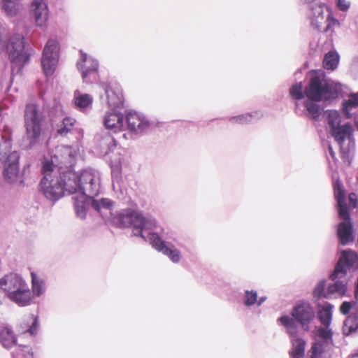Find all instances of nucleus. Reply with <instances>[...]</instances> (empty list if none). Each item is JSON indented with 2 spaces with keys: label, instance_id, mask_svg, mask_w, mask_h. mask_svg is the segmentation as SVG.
<instances>
[{
  "label": "nucleus",
  "instance_id": "1",
  "mask_svg": "<svg viewBox=\"0 0 358 358\" xmlns=\"http://www.w3.org/2000/svg\"><path fill=\"white\" fill-rule=\"evenodd\" d=\"M62 156L64 160L61 162L64 164L66 169L62 165L56 166L52 160L45 159L42 164L43 177L41 179L39 187L40 191L48 200L55 202L60 199L66 192L70 194H80L83 183L92 181L90 193L96 192L98 182L96 176L91 175L87 169L77 173L72 170V164L74 162V155L70 147L64 148ZM89 191V189L87 188Z\"/></svg>",
  "mask_w": 358,
  "mask_h": 358
},
{
  "label": "nucleus",
  "instance_id": "2",
  "mask_svg": "<svg viewBox=\"0 0 358 358\" xmlns=\"http://www.w3.org/2000/svg\"><path fill=\"white\" fill-rule=\"evenodd\" d=\"M114 222L120 227H132V236L141 237L143 241L149 242L153 248L166 256L173 263L180 262V251L166 240L164 232L162 234L149 232L147 236L145 235L146 231L157 227L156 220L149 213L141 210H124L114 218Z\"/></svg>",
  "mask_w": 358,
  "mask_h": 358
},
{
  "label": "nucleus",
  "instance_id": "3",
  "mask_svg": "<svg viewBox=\"0 0 358 358\" xmlns=\"http://www.w3.org/2000/svg\"><path fill=\"white\" fill-rule=\"evenodd\" d=\"M29 46L26 43L24 37L21 34L9 36V33L0 22V53L6 51L11 63V75L8 82L2 76L1 85H6V90L8 91L12 85L13 77L21 74L24 65L30 58Z\"/></svg>",
  "mask_w": 358,
  "mask_h": 358
},
{
  "label": "nucleus",
  "instance_id": "4",
  "mask_svg": "<svg viewBox=\"0 0 358 358\" xmlns=\"http://www.w3.org/2000/svg\"><path fill=\"white\" fill-rule=\"evenodd\" d=\"M87 171L90 172L91 175L96 176L97 178L96 180L98 182V187L96 188V192L90 193V190L89 189L88 191L87 188H91L90 186L91 184H92V181L83 183L80 194L73 197L76 215L80 219L83 220L86 217L87 213L90 208L99 212L101 215H103L104 213L103 211L106 210L111 215L112 220L117 227L124 228V227H120L117 223H115L114 222V218L123 210L131 209L126 208L121 210L115 214H112L110 210L112 209L113 203L111 200L105 198H103L100 200L94 199V196L99 194L101 189V178L99 172L93 169H87ZM125 227L127 228L128 227Z\"/></svg>",
  "mask_w": 358,
  "mask_h": 358
},
{
  "label": "nucleus",
  "instance_id": "5",
  "mask_svg": "<svg viewBox=\"0 0 358 358\" xmlns=\"http://www.w3.org/2000/svg\"><path fill=\"white\" fill-rule=\"evenodd\" d=\"M358 269V255L351 249L343 250L334 271L329 275L333 282L327 286L328 294L344 296L347 292L348 270Z\"/></svg>",
  "mask_w": 358,
  "mask_h": 358
},
{
  "label": "nucleus",
  "instance_id": "6",
  "mask_svg": "<svg viewBox=\"0 0 358 358\" xmlns=\"http://www.w3.org/2000/svg\"><path fill=\"white\" fill-rule=\"evenodd\" d=\"M12 129L7 125H0V161L3 164V176L5 180L14 183L19 178L20 153L10 152Z\"/></svg>",
  "mask_w": 358,
  "mask_h": 358
},
{
  "label": "nucleus",
  "instance_id": "7",
  "mask_svg": "<svg viewBox=\"0 0 358 358\" xmlns=\"http://www.w3.org/2000/svg\"><path fill=\"white\" fill-rule=\"evenodd\" d=\"M24 127L28 141L27 149L40 148L46 138L45 116L35 103H28L24 110Z\"/></svg>",
  "mask_w": 358,
  "mask_h": 358
},
{
  "label": "nucleus",
  "instance_id": "8",
  "mask_svg": "<svg viewBox=\"0 0 358 358\" xmlns=\"http://www.w3.org/2000/svg\"><path fill=\"white\" fill-rule=\"evenodd\" d=\"M342 87L340 83L326 78L324 72H315L305 87V95L308 99L331 101L340 96Z\"/></svg>",
  "mask_w": 358,
  "mask_h": 358
},
{
  "label": "nucleus",
  "instance_id": "9",
  "mask_svg": "<svg viewBox=\"0 0 358 358\" xmlns=\"http://www.w3.org/2000/svg\"><path fill=\"white\" fill-rule=\"evenodd\" d=\"M290 315L304 331H310L316 320V310L314 306L305 300L296 301L292 308Z\"/></svg>",
  "mask_w": 358,
  "mask_h": 358
},
{
  "label": "nucleus",
  "instance_id": "10",
  "mask_svg": "<svg viewBox=\"0 0 358 358\" xmlns=\"http://www.w3.org/2000/svg\"><path fill=\"white\" fill-rule=\"evenodd\" d=\"M80 54L76 66L81 74L83 83L86 84L96 83L99 79L98 60L83 50H80Z\"/></svg>",
  "mask_w": 358,
  "mask_h": 358
},
{
  "label": "nucleus",
  "instance_id": "11",
  "mask_svg": "<svg viewBox=\"0 0 358 358\" xmlns=\"http://www.w3.org/2000/svg\"><path fill=\"white\" fill-rule=\"evenodd\" d=\"M124 129H127L131 134H142L147 132L153 124L143 113L135 110H125Z\"/></svg>",
  "mask_w": 358,
  "mask_h": 358
},
{
  "label": "nucleus",
  "instance_id": "12",
  "mask_svg": "<svg viewBox=\"0 0 358 358\" xmlns=\"http://www.w3.org/2000/svg\"><path fill=\"white\" fill-rule=\"evenodd\" d=\"M59 46L56 40L49 39L43 50L41 66L46 76L53 74L59 60Z\"/></svg>",
  "mask_w": 358,
  "mask_h": 358
},
{
  "label": "nucleus",
  "instance_id": "13",
  "mask_svg": "<svg viewBox=\"0 0 358 358\" xmlns=\"http://www.w3.org/2000/svg\"><path fill=\"white\" fill-rule=\"evenodd\" d=\"M101 88L104 94H101L102 103H106L110 109L115 110L123 108L124 98L121 86L117 83L102 84Z\"/></svg>",
  "mask_w": 358,
  "mask_h": 358
},
{
  "label": "nucleus",
  "instance_id": "14",
  "mask_svg": "<svg viewBox=\"0 0 358 358\" xmlns=\"http://www.w3.org/2000/svg\"><path fill=\"white\" fill-rule=\"evenodd\" d=\"M330 13L328 6L319 1H315L308 5L307 15L310 20L311 25L317 30L322 31L324 22V10Z\"/></svg>",
  "mask_w": 358,
  "mask_h": 358
},
{
  "label": "nucleus",
  "instance_id": "15",
  "mask_svg": "<svg viewBox=\"0 0 358 358\" xmlns=\"http://www.w3.org/2000/svg\"><path fill=\"white\" fill-rule=\"evenodd\" d=\"M343 220L336 225V234L339 243L342 245H347L355 239L354 227L349 213L348 217H340Z\"/></svg>",
  "mask_w": 358,
  "mask_h": 358
},
{
  "label": "nucleus",
  "instance_id": "16",
  "mask_svg": "<svg viewBox=\"0 0 358 358\" xmlns=\"http://www.w3.org/2000/svg\"><path fill=\"white\" fill-rule=\"evenodd\" d=\"M30 12L36 24L41 27H45L49 15L48 0H32Z\"/></svg>",
  "mask_w": 358,
  "mask_h": 358
},
{
  "label": "nucleus",
  "instance_id": "17",
  "mask_svg": "<svg viewBox=\"0 0 358 358\" xmlns=\"http://www.w3.org/2000/svg\"><path fill=\"white\" fill-rule=\"evenodd\" d=\"M334 194L336 200V208L339 217H348L349 208L346 203V194L342 182L338 179L334 183Z\"/></svg>",
  "mask_w": 358,
  "mask_h": 358
},
{
  "label": "nucleus",
  "instance_id": "18",
  "mask_svg": "<svg viewBox=\"0 0 358 358\" xmlns=\"http://www.w3.org/2000/svg\"><path fill=\"white\" fill-rule=\"evenodd\" d=\"M103 124L107 130L117 133L124 128V115L118 109L107 112L103 117Z\"/></svg>",
  "mask_w": 358,
  "mask_h": 358
},
{
  "label": "nucleus",
  "instance_id": "19",
  "mask_svg": "<svg viewBox=\"0 0 358 358\" xmlns=\"http://www.w3.org/2000/svg\"><path fill=\"white\" fill-rule=\"evenodd\" d=\"M353 131L354 129L352 124L350 122H347L343 125L340 124L339 126L334 127L329 130V132L334 137L335 141L340 147H342L345 139L349 140V146L351 143L354 144Z\"/></svg>",
  "mask_w": 358,
  "mask_h": 358
},
{
  "label": "nucleus",
  "instance_id": "20",
  "mask_svg": "<svg viewBox=\"0 0 358 358\" xmlns=\"http://www.w3.org/2000/svg\"><path fill=\"white\" fill-rule=\"evenodd\" d=\"M25 281L21 275L10 273L0 279V288L9 295L14 289Z\"/></svg>",
  "mask_w": 358,
  "mask_h": 358
},
{
  "label": "nucleus",
  "instance_id": "21",
  "mask_svg": "<svg viewBox=\"0 0 358 358\" xmlns=\"http://www.w3.org/2000/svg\"><path fill=\"white\" fill-rule=\"evenodd\" d=\"M73 101L76 110L87 113L92 109L93 97L89 94H83L76 90L73 94Z\"/></svg>",
  "mask_w": 358,
  "mask_h": 358
},
{
  "label": "nucleus",
  "instance_id": "22",
  "mask_svg": "<svg viewBox=\"0 0 358 358\" xmlns=\"http://www.w3.org/2000/svg\"><path fill=\"white\" fill-rule=\"evenodd\" d=\"M110 131L109 130L107 131H102L96 136L100 148L104 151L105 154L113 152L117 145V141L112 134H110Z\"/></svg>",
  "mask_w": 358,
  "mask_h": 358
},
{
  "label": "nucleus",
  "instance_id": "23",
  "mask_svg": "<svg viewBox=\"0 0 358 358\" xmlns=\"http://www.w3.org/2000/svg\"><path fill=\"white\" fill-rule=\"evenodd\" d=\"M0 6L2 11L9 17L17 16L23 9L21 0H1Z\"/></svg>",
  "mask_w": 358,
  "mask_h": 358
},
{
  "label": "nucleus",
  "instance_id": "24",
  "mask_svg": "<svg viewBox=\"0 0 358 358\" xmlns=\"http://www.w3.org/2000/svg\"><path fill=\"white\" fill-rule=\"evenodd\" d=\"M0 343L6 349H9L14 345H17L15 335L12 328L8 325H0Z\"/></svg>",
  "mask_w": 358,
  "mask_h": 358
},
{
  "label": "nucleus",
  "instance_id": "25",
  "mask_svg": "<svg viewBox=\"0 0 358 358\" xmlns=\"http://www.w3.org/2000/svg\"><path fill=\"white\" fill-rule=\"evenodd\" d=\"M343 332L345 336L358 334V310L357 312H352L344 320Z\"/></svg>",
  "mask_w": 358,
  "mask_h": 358
},
{
  "label": "nucleus",
  "instance_id": "26",
  "mask_svg": "<svg viewBox=\"0 0 358 358\" xmlns=\"http://www.w3.org/2000/svg\"><path fill=\"white\" fill-rule=\"evenodd\" d=\"M262 116L263 114L261 111H253L236 116L230 117L229 120L231 122L243 124L252 123L259 120Z\"/></svg>",
  "mask_w": 358,
  "mask_h": 358
},
{
  "label": "nucleus",
  "instance_id": "27",
  "mask_svg": "<svg viewBox=\"0 0 358 358\" xmlns=\"http://www.w3.org/2000/svg\"><path fill=\"white\" fill-rule=\"evenodd\" d=\"M75 123V119L70 117H63L59 123L55 125L54 124L53 127L55 128L58 135L65 136L71 131Z\"/></svg>",
  "mask_w": 358,
  "mask_h": 358
},
{
  "label": "nucleus",
  "instance_id": "28",
  "mask_svg": "<svg viewBox=\"0 0 358 358\" xmlns=\"http://www.w3.org/2000/svg\"><path fill=\"white\" fill-rule=\"evenodd\" d=\"M315 336L318 338L317 341H320L326 346L333 343V332L329 327H319L315 330Z\"/></svg>",
  "mask_w": 358,
  "mask_h": 358
},
{
  "label": "nucleus",
  "instance_id": "29",
  "mask_svg": "<svg viewBox=\"0 0 358 358\" xmlns=\"http://www.w3.org/2000/svg\"><path fill=\"white\" fill-rule=\"evenodd\" d=\"M278 321L285 327L291 339L293 338H299L297 335V322L295 320L288 315H282L278 319Z\"/></svg>",
  "mask_w": 358,
  "mask_h": 358
},
{
  "label": "nucleus",
  "instance_id": "30",
  "mask_svg": "<svg viewBox=\"0 0 358 358\" xmlns=\"http://www.w3.org/2000/svg\"><path fill=\"white\" fill-rule=\"evenodd\" d=\"M292 348L289 352L292 358H301L304 356L306 342L301 338H292Z\"/></svg>",
  "mask_w": 358,
  "mask_h": 358
},
{
  "label": "nucleus",
  "instance_id": "31",
  "mask_svg": "<svg viewBox=\"0 0 358 358\" xmlns=\"http://www.w3.org/2000/svg\"><path fill=\"white\" fill-rule=\"evenodd\" d=\"M318 102L317 100L308 99L304 101V107L314 120H318L321 115L322 108Z\"/></svg>",
  "mask_w": 358,
  "mask_h": 358
},
{
  "label": "nucleus",
  "instance_id": "32",
  "mask_svg": "<svg viewBox=\"0 0 358 358\" xmlns=\"http://www.w3.org/2000/svg\"><path fill=\"white\" fill-rule=\"evenodd\" d=\"M334 306L327 303L318 311V318L322 324L329 327L332 320V308Z\"/></svg>",
  "mask_w": 358,
  "mask_h": 358
},
{
  "label": "nucleus",
  "instance_id": "33",
  "mask_svg": "<svg viewBox=\"0 0 358 358\" xmlns=\"http://www.w3.org/2000/svg\"><path fill=\"white\" fill-rule=\"evenodd\" d=\"M339 55L336 51H329L323 59V66L327 70H334L339 62Z\"/></svg>",
  "mask_w": 358,
  "mask_h": 358
},
{
  "label": "nucleus",
  "instance_id": "34",
  "mask_svg": "<svg viewBox=\"0 0 358 358\" xmlns=\"http://www.w3.org/2000/svg\"><path fill=\"white\" fill-rule=\"evenodd\" d=\"M358 106V92L350 94L349 99L343 102L342 110L347 118L352 117L351 110Z\"/></svg>",
  "mask_w": 358,
  "mask_h": 358
},
{
  "label": "nucleus",
  "instance_id": "35",
  "mask_svg": "<svg viewBox=\"0 0 358 358\" xmlns=\"http://www.w3.org/2000/svg\"><path fill=\"white\" fill-rule=\"evenodd\" d=\"M13 358H34V352L31 346L19 344L12 352Z\"/></svg>",
  "mask_w": 358,
  "mask_h": 358
},
{
  "label": "nucleus",
  "instance_id": "36",
  "mask_svg": "<svg viewBox=\"0 0 358 358\" xmlns=\"http://www.w3.org/2000/svg\"><path fill=\"white\" fill-rule=\"evenodd\" d=\"M324 23H326V26L324 27H322V31L330 37L332 36L335 28L340 26V22L332 17L330 13H327V17L326 20L324 19Z\"/></svg>",
  "mask_w": 358,
  "mask_h": 358
},
{
  "label": "nucleus",
  "instance_id": "37",
  "mask_svg": "<svg viewBox=\"0 0 358 358\" xmlns=\"http://www.w3.org/2000/svg\"><path fill=\"white\" fill-rule=\"evenodd\" d=\"M32 299L31 292L27 291L25 292H22V293L17 294V295H13V296H10L9 299L12 301L15 302L20 306H27L31 303Z\"/></svg>",
  "mask_w": 358,
  "mask_h": 358
},
{
  "label": "nucleus",
  "instance_id": "38",
  "mask_svg": "<svg viewBox=\"0 0 358 358\" xmlns=\"http://www.w3.org/2000/svg\"><path fill=\"white\" fill-rule=\"evenodd\" d=\"M28 328L24 331L23 334L25 336L29 334L31 336H35L38 333L39 327L38 317L37 315H31L27 318Z\"/></svg>",
  "mask_w": 358,
  "mask_h": 358
},
{
  "label": "nucleus",
  "instance_id": "39",
  "mask_svg": "<svg viewBox=\"0 0 358 358\" xmlns=\"http://www.w3.org/2000/svg\"><path fill=\"white\" fill-rule=\"evenodd\" d=\"M257 302V292L254 289H245L242 296V303L247 307L250 308Z\"/></svg>",
  "mask_w": 358,
  "mask_h": 358
},
{
  "label": "nucleus",
  "instance_id": "40",
  "mask_svg": "<svg viewBox=\"0 0 358 358\" xmlns=\"http://www.w3.org/2000/svg\"><path fill=\"white\" fill-rule=\"evenodd\" d=\"M327 113V124L329 127V130L341 124V114L338 110H329Z\"/></svg>",
  "mask_w": 358,
  "mask_h": 358
},
{
  "label": "nucleus",
  "instance_id": "41",
  "mask_svg": "<svg viewBox=\"0 0 358 358\" xmlns=\"http://www.w3.org/2000/svg\"><path fill=\"white\" fill-rule=\"evenodd\" d=\"M32 278V292L36 296H40L44 293L45 290V281L41 278H37L33 273L31 274Z\"/></svg>",
  "mask_w": 358,
  "mask_h": 358
},
{
  "label": "nucleus",
  "instance_id": "42",
  "mask_svg": "<svg viewBox=\"0 0 358 358\" xmlns=\"http://www.w3.org/2000/svg\"><path fill=\"white\" fill-rule=\"evenodd\" d=\"M289 93L296 100L303 99L306 95L302 82H297L292 85L289 89Z\"/></svg>",
  "mask_w": 358,
  "mask_h": 358
},
{
  "label": "nucleus",
  "instance_id": "43",
  "mask_svg": "<svg viewBox=\"0 0 358 358\" xmlns=\"http://www.w3.org/2000/svg\"><path fill=\"white\" fill-rule=\"evenodd\" d=\"M325 286L326 281L324 280H321L317 282L313 293L314 299H320L322 296L324 298L329 297V294H328V292H324Z\"/></svg>",
  "mask_w": 358,
  "mask_h": 358
},
{
  "label": "nucleus",
  "instance_id": "44",
  "mask_svg": "<svg viewBox=\"0 0 358 358\" xmlns=\"http://www.w3.org/2000/svg\"><path fill=\"white\" fill-rule=\"evenodd\" d=\"M357 310H358L357 301H343L340 306V311L343 315H348L350 310L357 312Z\"/></svg>",
  "mask_w": 358,
  "mask_h": 358
},
{
  "label": "nucleus",
  "instance_id": "45",
  "mask_svg": "<svg viewBox=\"0 0 358 358\" xmlns=\"http://www.w3.org/2000/svg\"><path fill=\"white\" fill-rule=\"evenodd\" d=\"M324 344L320 341H315L311 347L310 358H320L324 351Z\"/></svg>",
  "mask_w": 358,
  "mask_h": 358
},
{
  "label": "nucleus",
  "instance_id": "46",
  "mask_svg": "<svg viewBox=\"0 0 358 358\" xmlns=\"http://www.w3.org/2000/svg\"><path fill=\"white\" fill-rule=\"evenodd\" d=\"M336 4L338 9L343 12H346L349 10L351 3L348 0H336Z\"/></svg>",
  "mask_w": 358,
  "mask_h": 358
},
{
  "label": "nucleus",
  "instance_id": "47",
  "mask_svg": "<svg viewBox=\"0 0 358 358\" xmlns=\"http://www.w3.org/2000/svg\"><path fill=\"white\" fill-rule=\"evenodd\" d=\"M29 287L27 283L24 281L22 285H19L17 289H14L9 295L7 296L10 298V296H13V295L19 294L20 293H22V292H25L27 291H29Z\"/></svg>",
  "mask_w": 358,
  "mask_h": 358
},
{
  "label": "nucleus",
  "instance_id": "48",
  "mask_svg": "<svg viewBox=\"0 0 358 358\" xmlns=\"http://www.w3.org/2000/svg\"><path fill=\"white\" fill-rule=\"evenodd\" d=\"M340 149L343 161L344 163L350 165L352 160V158L350 155V148H345L343 145L342 147H340Z\"/></svg>",
  "mask_w": 358,
  "mask_h": 358
},
{
  "label": "nucleus",
  "instance_id": "49",
  "mask_svg": "<svg viewBox=\"0 0 358 358\" xmlns=\"http://www.w3.org/2000/svg\"><path fill=\"white\" fill-rule=\"evenodd\" d=\"M349 199V208H358V195L355 192H351L348 195Z\"/></svg>",
  "mask_w": 358,
  "mask_h": 358
},
{
  "label": "nucleus",
  "instance_id": "50",
  "mask_svg": "<svg viewBox=\"0 0 358 358\" xmlns=\"http://www.w3.org/2000/svg\"><path fill=\"white\" fill-rule=\"evenodd\" d=\"M267 299V297L266 296H262L260 297L257 296V302L256 303V305L259 307L261 306Z\"/></svg>",
  "mask_w": 358,
  "mask_h": 358
},
{
  "label": "nucleus",
  "instance_id": "51",
  "mask_svg": "<svg viewBox=\"0 0 358 358\" xmlns=\"http://www.w3.org/2000/svg\"><path fill=\"white\" fill-rule=\"evenodd\" d=\"M328 150H329V152L331 157L334 159H336V154H335V152H334V151L333 150L332 146L330 144H329V145H328Z\"/></svg>",
  "mask_w": 358,
  "mask_h": 358
},
{
  "label": "nucleus",
  "instance_id": "52",
  "mask_svg": "<svg viewBox=\"0 0 358 358\" xmlns=\"http://www.w3.org/2000/svg\"><path fill=\"white\" fill-rule=\"evenodd\" d=\"M50 113H52V111H50ZM50 118L52 126L54 127V124L55 123V120L52 118L51 114H50Z\"/></svg>",
  "mask_w": 358,
  "mask_h": 358
},
{
  "label": "nucleus",
  "instance_id": "53",
  "mask_svg": "<svg viewBox=\"0 0 358 358\" xmlns=\"http://www.w3.org/2000/svg\"><path fill=\"white\" fill-rule=\"evenodd\" d=\"M299 74H300V75H301V74H302V70H301V69H298V70L295 72V76H296V77H297V76H298V75H299Z\"/></svg>",
  "mask_w": 358,
  "mask_h": 358
},
{
  "label": "nucleus",
  "instance_id": "54",
  "mask_svg": "<svg viewBox=\"0 0 358 358\" xmlns=\"http://www.w3.org/2000/svg\"><path fill=\"white\" fill-rule=\"evenodd\" d=\"M355 124L357 127V129H358V118L357 119H355Z\"/></svg>",
  "mask_w": 358,
  "mask_h": 358
},
{
  "label": "nucleus",
  "instance_id": "55",
  "mask_svg": "<svg viewBox=\"0 0 358 358\" xmlns=\"http://www.w3.org/2000/svg\"><path fill=\"white\" fill-rule=\"evenodd\" d=\"M23 183H24V180L23 179L20 180V184H23Z\"/></svg>",
  "mask_w": 358,
  "mask_h": 358
},
{
  "label": "nucleus",
  "instance_id": "56",
  "mask_svg": "<svg viewBox=\"0 0 358 358\" xmlns=\"http://www.w3.org/2000/svg\"><path fill=\"white\" fill-rule=\"evenodd\" d=\"M26 169H27V167H24V169H23V173H24V172H25Z\"/></svg>",
  "mask_w": 358,
  "mask_h": 358
},
{
  "label": "nucleus",
  "instance_id": "57",
  "mask_svg": "<svg viewBox=\"0 0 358 358\" xmlns=\"http://www.w3.org/2000/svg\"><path fill=\"white\" fill-rule=\"evenodd\" d=\"M115 180H117V178H116V179H115V178H113V182H115Z\"/></svg>",
  "mask_w": 358,
  "mask_h": 358
},
{
  "label": "nucleus",
  "instance_id": "58",
  "mask_svg": "<svg viewBox=\"0 0 358 358\" xmlns=\"http://www.w3.org/2000/svg\"><path fill=\"white\" fill-rule=\"evenodd\" d=\"M107 215V213H104L103 215H101L103 217L104 216L103 215Z\"/></svg>",
  "mask_w": 358,
  "mask_h": 358
},
{
  "label": "nucleus",
  "instance_id": "59",
  "mask_svg": "<svg viewBox=\"0 0 358 358\" xmlns=\"http://www.w3.org/2000/svg\"><path fill=\"white\" fill-rule=\"evenodd\" d=\"M357 358H358V356H357Z\"/></svg>",
  "mask_w": 358,
  "mask_h": 358
}]
</instances>
